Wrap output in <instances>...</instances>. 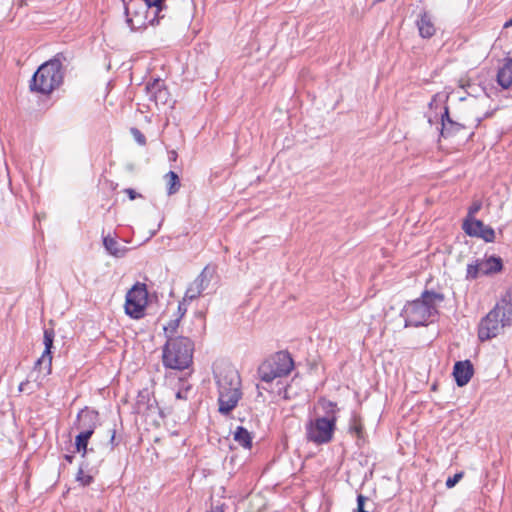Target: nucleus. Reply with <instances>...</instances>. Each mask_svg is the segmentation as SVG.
Returning a JSON list of instances; mask_svg holds the SVG:
<instances>
[{"instance_id":"nucleus-1","label":"nucleus","mask_w":512,"mask_h":512,"mask_svg":"<svg viewBox=\"0 0 512 512\" xmlns=\"http://www.w3.org/2000/svg\"><path fill=\"white\" fill-rule=\"evenodd\" d=\"M444 299L442 293L425 290L420 298L407 302L401 311L405 326L420 327L433 322L438 314V306Z\"/></svg>"},{"instance_id":"nucleus-2","label":"nucleus","mask_w":512,"mask_h":512,"mask_svg":"<svg viewBox=\"0 0 512 512\" xmlns=\"http://www.w3.org/2000/svg\"><path fill=\"white\" fill-rule=\"evenodd\" d=\"M166 0H123L126 23L131 31L146 28L148 25L159 24L165 17Z\"/></svg>"},{"instance_id":"nucleus-3","label":"nucleus","mask_w":512,"mask_h":512,"mask_svg":"<svg viewBox=\"0 0 512 512\" xmlns=\"http://www.w3.org/2000/svg\"><path fill=\"white\" fill-rule=\"evenodd\" d=\"M512 325V286L506 290L494 308L483 317L478 325L481 341L498 336L505 327Z\"/></svg>"},{"instance_id":"nucleus-4","label":"nucleus","mask_w":512,"mask_h":512,"mask_svg":"<svg viewBox=\"0 0 512 512\" xmlns=\"http://www.w3.org/2000/svg\"><path fill=\"white\" fill-rule=\"evenodd\" d=\"M323 408L326 413L324 416H316L305 424L306 440L318 446L330 443L336 430V403L325 401Z\"/></svg>"},{"instance_id":"nucleus-5","label":"nucleus","mask_w":512,"mask_h":512,"mask_svg":"<svg viewBox=\"0 0 512 512\" xmlns=\"http://www.w3.org/2000/svg\"><path fill=\"white\" fill-rule=\"evenodd\" d=\"M64 80V68L60 55L46 61L33 74L30 80L32 92L49 95L58 89Z\"/></svg>"},{"instance_id":"nucleus-6","label":"nucleus","mask_w":512,"mask_h":512,"mask_svg":"<svg viewBox=\"0 0 512 512\" xmlns=\"http://www.w3.org/2000/svg\"><path fill=\"white\" fill-rule=\"evenodd\" d=\"M193 352L194 343L190 338L170 335L162 349V363L169 369H187L192 364Z\"/></svg>"},{"instance_id":"nucleus-7","label":"nucleus","mask_w":512,"mask_h":512,"mask_svg":"<svg viewBox=\"0 0 512 512\" xmlns=\"http://www.w3.org/2000/svg\"><path fill=\"white\" fill-rule=\"evenodd\" d=\"M215 378L218 386V411L228 415L242 397L240 375L235 369L229 368L216 374Z\"/></svg>"},{"instance_id":"nucleus-8","label":"nucleus","mask_w":512,"mask_h":512,"mask_svg":"<svg viewBox=\"0 0 512 512\" xmlns=\"http://www.w3.org/2000/svg\"><path fill=\"white\" fill-rule=\"evenodd\" d=\"M294 367L291 355L279 351L266 359L258 368V375L263 382L270 383L277 378L287 376Z\"/></svg>"},{"instance_id":"nucleus-9","label":"nucleus","mask_w":512,"mask_h":512,"mask_svg":"<svg viewBox=\"0 0 512 512\" xmlns=\"http://www.w3.org/2000/svg\"><path fill=\"white\" fill-rule=\"evenodd\" d=\"M147 298L148 292L146 285L143 283H136L126 294V314L134 319L142 318L147 305Z\"/></svg>"},{"instance_id":"nucleus-10","label":"nucleus","mask_w":512,"mask_h":512,"mask_svg":"<svg viewBox=\"0 0 512 512\" xmlns=\"http://www.w3.org/2000/svg\"><path fill=\"white\" fill-rule=\"evenodd\" d=\"M55 332L52 328L44 330V345L45 349L42 356L36 361L34 369L47 376L52 370V348L54 342Z\"/></svg>"},{"instance_id":"nucleus-11","label":"nucleus","mask_w":512,"mask_h":512,"mask_svg":"<svg viewBox=\"0 0 512 512\" xmlns=\"http://www.w3.org/2000/svg\"><path fill=\"white\" fill-rule=\"evenodd\" d=\"M462 229L467 235L481 238L487 243L494 242L496 238L493 228L478 219H465L462 224Z\"/></svg>"},{"instance_id":"nucleus-12","label":"nucleus","mask_w":512,"mask_h":512,"mask_svg":"<svg viewBox=\"0 0 512 512\" xmlns=\"http://www.w3.org/2000/svg\"><path fill=\"white\" fill-rule=\"evenodd\" d=\"M213 274L214 270L209 266H206L186 289L184 301H193L200 297L201 294L208 288Z\"/></svg>"},{"instance_id":"nucleus-13","label":"nucleus","mask_w":512,"mask_h":512,"mask_svg":"<svg viewBox=\"0 0 512 512\" xmlns=\"http://www.w3.org/2000/svg\"><path fill=\"white\" fill-rule=\"evenodd\" d=\"M98 424L99 413L94 409L85 407L77 414V423L75 425L81 432L88 431L89 434L93 435Z\"/></svg>"},{"instance_id":"nucleus-14","label":"nucleus","mask_w":512,"mask_h":512,"mask_svg":"<svg viewBox=\"0 0 512 512\" xmlns=\"http://www.w3.org/2000/svg\"><path fill=\"white\" fill-rule=\"evenodd\" d=\"M147 97L154 101L156 105L166 104L169 98V92L161 79L149 81L145 86Z\"/></svg>"},{"instance_id":"nucleus-15","label":"nucleus","mask_w":512,"mask_h":512,"mask_svg":"<svg viewBox=\"0 0 512 512\" xmlns=\"http://www.w3.org/2000/svg\"><path fill=\"white\" fill-rule=\"evenodd\" d=\"M474 367L470 360L457 361L453 367V376L459 387H463L471 380Z\"/></svg>"},{"instance_id":"nucleus-16","label":"nucleus","mask_w":512,"mask_h":512,"mask_svg":"<svg viewBox=\"0 0 512 512\" xmlns=\"http://www.w3.org/2000/svg\"><path fill=\"white\" fill-rule=\"evenodd\" d=\"M483 276H489L500 272L503 269V262L500 257L489 256L477 259Z\"/></svg>"},{"instance_id":"nucleus-17","label":"nucleus","mask_w":512,"mask_h":512,"mask_svg":"<svg viewBox=\"0 0 512 512\" xmlns=\"http://www.w3.org/2000/svg\"><path fill=\"white\" fill-rule=\"evenodd\" d=\"M416 25L422 38H431L436 32L431 15L425 11L419 15Z\"/></svg>"},{"instance_id":"nucleus-18","label":"nucleus","mask_w":512,"mask_h":512,"mask_svg":"<svg viewBox=\"0 0 512 512\" xmlns=\"http://www.w3.org/2000/svg\"><path fill=\"white\" fill-rule=\"evenodd\" d=\"M103 245L106 251L113 257L122 258L128 252V248L121 243H119L113 237L105 236L103 237Z\"/></svg>"},{"instance_id":"nucleus-19","label":"nucleus","mask_w":512,"mask_h":512,"mask_svg":"<svg viewBox=\"0 0 512 512\" xmlns=\"http://www.w3.org/2000/svg\"><path fill=\"white\" fill-rule=\"evenodd\" d=\"M441 135L446 137L451 133L460 131L463 126L449 117L448 107L444 108V113L441 116Z\"/></svg>"},{"instance_id":"nucleus-20","label":"nucleus","mask_w":512,"mask_h":512,"mask_svg":"<svg viewBox=\"0 0 512 512\" xmlns=\"http://www.w3.org/2000/svg\"><path fill=\"white\" fill-rule=\"evenodd\" d=\"M497 83L503 89H508L512 85V58L498 70Z\"/></svg>"},{"instance_id":"nucleus-21","label":"nucleus","mask_w":512,"mask_h":512,"mask_svg":"<svg viewBox=\"0 0 512 512\" xmlns=\"http://www.w3.org/2000/svg\"><path fill=\"white\" fill-rule=\"evenodd\" d=\"M91 434H89L88 431L81 432L75 437V448L78 453L82 454L83 458H86L89 450H88V443L89 439L91 438ZM93 449H90V452H92Z\"/></svg>"},{"instance_id":"nucleus-22","label":"nucleus","mask_w":512,"mask_h":512,"mask_svg":"<svg viewBox=\"0 0 512 512\" xmlns=\"http://www.w3.org/2000/svg\"><path fill=\"white\" fill-rule=\"evenodd\" d=\"M164 180L166 182L167 194L169 196L174 195L179 191L181 182L177 173L174 171H169L164 175Z\"/></svg>"},{"instance_id":"nucleus-23","label":"nucleus","mask_w":512,"mask_h":512,"mask_svg":"<svg viewBox=\"0 0 512 512\" xmlns=\"http://www.w3.org/2000/svg\"><path fill=\"white\" fill-rule=\"evenodd\" d=\"M234 440L244 448H250L252 445V437L249 431L242 426H238L236 428L234 432Z\"/></svg>"},{"instance_id":"nucleus-24","label":"nucleus","mask_w":512,"mask_h":512,"mask_svg":"<svg viewBox=\"0 0 512 512\" xmlns=\"http://www.w3.org/2000/svg\"><path fill=\"white\" fill-rule=\"evenodd\" d=\"M479 267H480V265H479L478 260L474 261L473 263H469L467 265V270H466V279L474 280L480 276H483Z\"/></svg>"},{"instance_id":"nucleus-25","label":"nucleus","mask_w":512,"mask_h":512,"mask_svg":"<svg viewBox=\"0 0 512 512\" xmlns=\"http://www.w3.org/2000/svg\"><path fill=\"white\" fill-rule=\"evenodd\" d=\"M85 469H89L88 468V463H83L80 468H79V471L77 473V481H79L83 486H88L92 483L93 481V476L90 475V474H86L85 473Z\"/></svg>"},{"instance_id":"nucleus-26","label":"nucleus","mask_w":512,"mask_h":512,"mask_svg":"<svg viewBox=\"0 0 512 512\" xmlns=\"http://www.w3.org/2000/svg\"><path fill=\"white\" fill-rule=\"evenodd\" d=\"M179 323H180V318H176L174 320H171L166 326H164V333H165L167 339L170 335L177 336L176 333H177V329L179 327Z\"/></svg>"},{"instance_id":"nucleus-27","label":"nucleus","mask_w":512,"mask_h":512,"mask_svg":"<svg viewBox=\"0 0 512 512\" xmlns=\"http://www.w3.org/2000/svg\"><path fill=\"white\" fill-rule=\"evenodd\" d=\"M349 431L355 434L358 439L362 438L363 426L360 423V421L356 419V417H353L351 424L349 426Z\"/></svg>"},{"instance_id":"nucleus-28","label":"nucleus","mask_w":512,"mask_h":512,"mask_svg":"<svg viewBox=\"0 0 512 512\" xmlns=\"http://www.w3.org/2000/svg\"><path fill=\"white\" fill-rule=\"evenodd\" d=\"M130 132L134 138V140L141 146H144L146 144V137L145 135L138 129V128H131Z\"/></svg>"},{"instance_id":"nucleus-29","label":"nucleus","mask_w":512,"mask_h":512,"mask_svg":"<svg viewBox=\"0 0 512 512\" xmlns=\"http://www.w3.org/2000/svg\"><path fill=\"white\" fill-rule=\"evenodd\" d=\"M482 207V203L480 201H475L468 209V214L466 219H475L474 215L479 212Z\"/></svg>"},{"instance_id":"nucleus-30","label":"nucleus","mask_w":512,"mask_h":512,"mask_svg":"<svg viewBox=\"0 0 512 512\" xmlns=\"http://www.w3.org/2000/svg\"><path fill=\"white\" fill-rule=\"evenodd\" d=\"M464 476V472H458L453 477L446 480V487L453 488Z\"/></svg>"},{"instance_id":"nucleus-31","label":"nucleus","mask_w":512,"mask_h":512,"mask_svg":"<svg viewBox=\"0 0 512 512\" xmlns=\"http://www.w3.org/2000/svg\"><path fill=\"white\" fill-rule=\"evenodd\" d=\"M366 500H367V497H365L362 494H359L357 496V510H356V512H365L364 504H365Z\"/></svg>"},{"instance_id":"nucleus-32","label":"nucleus","mask_w":512,"mask_h":512,"mask_svg":"<svg viewBox=\"0 0 512 512\" xmlns=\"http://www.w3.org/2000/svg\"><path fill=\"white\" fill-rule=\"evenodd\" d=\"M191 387L188 385V386H185L184 388L180 389L177 393H176V398L178 399H184L186 400L188 398V393L190 391Z\"/></svg>"},{"instance_id":"nucleus-33","label":"nucleus","mask_w":512,"mask_h":512,"mask_svg":"<svg viewBox=\"0 0 512 512\" xmlns=\"http://www.w3.org/2000/svg\"><path fill=\"white\" fill-rule=\"evenodd\" d=\"M148 392L147 391H141L138 395V400H137V407H138V411L140 412L141 410V405L144 403V400L145 398H148Z\"/></svg>"},{"instance_id":"nucleus-34","label":"nucleus","mask_w":512,"mask_h":512,"mask_svg":"<svg viewBox=\"0 0 512 512\" xmlns=\"http://www.w3.org/2000/svg\"><path fill=\"white\" fill-rule=\"evenodd\" d=\"M125 192L127 193L130 200H135L139 196V194L131 188L126 189Z\"/></svg>"},{"instance_id":"nucleus-35","label":"nucleus","mask_w":512,"mask_h":512,"mask_svg":"<svg viewBox=\"0 0 512 512\" xmlns=\"http://www.w3.org/2000/svg\"><path fill=\"white\" fill-rule=\"evenodd\" d=\"M29 385H30V382L28 380L21 382L18 387L19 392L28 391Z\"/></svg>"},{"instance_id":"nucleus-36","label":"nucleus","mask_w":512,"mask_h":512,"mask_svg":"<svg viewBox=\"0 0 512 512\" xmlns=\"http://www.w3.org/2000/svg\"><path fill=\"white\" fill-rule=\"evenodd\" d=\"M178 154L175 150H171L168 152V159L171 162H175L177 160Z\"/></svg>"},{"instance_id":"nucleus-37","label":"nucleus","mask_w":512,"mask_h":512,"mask_svg":"<svg viewBox=\"0 0 512 512\" xmlns=\"http://www.w3.org/2000/svg\"><path fill=\"white\" fill-rule=\"evenodd\" d=\"M115 437H116V431L113 429L111 431V437H110V443H111L112 448L118 444L115 442Z\"/></svg>"},{"instance_id":"nucleus-38","label":"nucleus","mask_w":512,"mask_h":512,"mask_svg":"<svg viewBox=\"0 0 512 512\" xmlns=\"http://www.w3.org/2000/svg\"><path fill=\"white\" fill-rule=\"evenodd\" d=\"M207 512H224V511L221 506H215V507H211V509L208 510Z\"/></svg>"},{"instance_id":"nucleus-39","label":"nucleus","mask_w":512,"mask_h":512,"mask_svg":"<svg viewBox=\"0 0 512 512\" xmlns=\"http://www.w3.org/2000/svg\"><path fill=\"white\" fill-rule=\"evenodd\" d=\"M182 305H183V304H182V303H180V304H179V307H178V310H179V312L181 313V314H180V316H179L178 318H181V317L185 314V312H186V308H184V309H183V308H182Z\"/></svg>"},{"instance_id":"nucleus-40","label":"nucleus","mask_w":512,"mask_h":512,"mask_svg":"<svg viewBox=\"0 0 512 512\" xmlns=\"http://www.w3.org/2000/svg\"><path fill=\"white\" fill-rule=\"evenodd\" d=\"M512 26V18L509 19L507 22H505L504 24V27L507 28V27H511Z\"/></svg>"},{"instance_id":"nucleus-41","label":"nucleus","mask_w":512,"mask_h":512,"mask_svg":"<svg viewBox=\"0 0 512 512\" xmlns=\"http://www.w3.org/2000/svg\"><path fill=\"white\" fill-rule=\"evenodd\" d=\"M73 458L74 457L72 455H65V459L70 463L73 461Z\"/></svg>"}]
</instances>
